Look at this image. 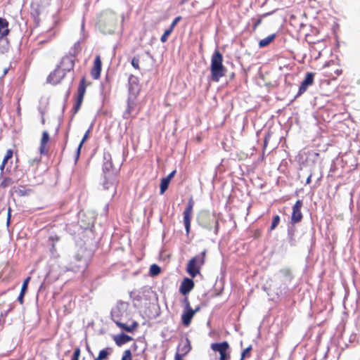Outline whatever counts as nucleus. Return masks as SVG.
Wrapping results in <instances>:
<instances>
[{
  "mask_svg": "<svg viewBox=\"0 0 360 360\" xmlns=\"http://www.w3.org/2000/svg\"><path fill=\"white\" fill-rule=\"evenodd\" d=\"M194 316L192 308L184 309L181 317L182 324L186 327L189 326Z\"/></svg>",
  "mask_w": 360,
  "mask_h": 360,
  "instance_id": "6ab92c4d",
  "label": "nucleus"
},
{
  "mask_svg": "<svg viewBox=\"0 0 360 360\" xmlns=\"http://www.w3.org/2000/svg\"><path fill=\"white\" fill-rule=\"evenodd\" d=\"M195 202L193 197H190L186 208L184 210V224L186 229V235H188L191 230V218L193 215V207Z\"/></svg>",
  "mask_w": 360,
  "mask_h": 360,
  "instance_id": "6e6552de",
  "label": "nucleus"
},
{
  "mask_svg": "<svg viewBox=\"0 0 360 360\" xmlns=\"http://www.w3.org/2000/svg\"><path fill=\"white\" fill-rule=\"evenodd\" d=\"M102 68V61L101 56L97 55L94 60V65L91 70V75L94 79L100 78L101 72Z\"/></svg>",
  "mask_w": 360,
  "mask_h": 360,
  "instance_id": "2eb2a0df",
  "label": "nucleus"
},
{
  "mask_svg": "<svg viewBox=\"0 0 360 360\" xmlns=\"http://www.w3.org/2000/svg\"><path fill=\"white\" fill-rule=\"evenodd\" d=\"M30 281V277L28 276L27 278H26L24 281H23V283L22 285V287H21V290L20 292H27V287H28V283Z\"/></svg>",
  "mask_w": 360,
  "mask_h": 360,
  "instance_id": "4c0bfd02",
  "label": "nucleus"
},
{
  "mask_svg": "<svg viewBox=\"0 0 360 360\" xmlns=\"http://www.w3.org/2000/svg\"><path fill=\"white\" fill-rule=\"evenodd\" d=\"M280 221L281 218L279 215L276 214L274 216L271 224L269 228V231H272L273 230H274L280 223Z\"/></svg>",
  "mask_w": 360,
  "mask_h": 360,
  "instance_id": "cd10ccee",
  "label": "nucleus"
},
{
  "mask_svg": "<svg viewBox=\"0 0 360 360\" xmlns=\"http://www.w3.org/2000/svg\"><path fill=\"white\" fill-rule=\"evenodd\" d=\"M65 76L66 75L64 74V72H62L60 68L56 67L48 76L47 82L53 85H56L59 84Z\"/></svg>",
  "mask_w": 360,
  "mask_h": 360,
  "instance_id": "f8f14e48",
  "label": "nucleus"
},
{
  "mask_svg": "<svg viewBox=\"0 0 360 360\" xmlns=\"http://www.w3.org/2000/svg\"><path fill=\"white\" fill-rule=\"evenodd\" d=\"M117 15L112 11H106L101 13L98 26L99 30L104 34H113L117 27Z\"/></svg>",
  "mask_w": 360,
  "mask_h": 360,
  "instance_id": "f257e3e1",
  "label": "nucleus"
},
{
  "mask_svg": "<svg viewBox=\"0 0 360 360\" xmlns=\"http://www.w3.org/2000/svg\"><path fill=\"white\" fill-rule=\"evenodd\" d=\"M75 63V57L73 55H66L63 56L57 65V68H60L62 72H64L65 75L68 72L73 70Z\"/></svg>",
  "mask_w": 360,
  "mask_h": 360,
  "instance_id": "9d476101",
  "label": "nucleus"
},
{
  "mask_svg": "<svg viewBox=\"0 0 360 360\" xmlns=\"http://www.w3.org/2000/svg\"><path fill=\"white\" fill-rule=\"evenodd\" d=\"M25 295V292H20V295L18 297V301L21 304H22L23 302H24V296Z\"/></svg>",
  "mask_w": 360,
  "mask_h": 360,
  "instance_id": "79ce46f5",
  "label": "nucleus"
},
{
  "mask_svg": "<svg viewBox=\"0 0 360 360\" xmlns=\"http://www.w3.org/2000/svg\"><path fill=\"white\" fill-rule=\"evenodd\" d=\"M113 340H115L116 345L117 346L120 347L122 345L130 342L132 340V338H131V337L129 336L128 335H126L124 333H121V334L114 336Z\"/></svg>",
  "mask_w": 360,
  "mask_h": 360,
  "instance_id": "412c9836",
  "label": "nucleus"
},
{
  "mask_svg": "<svg viewBox=\"0 0 360 360\" xmlns=\"http://www.w3.org/2000/svg\"><path fill=\"white\" fill-rule=\"evenodd\" d=\"M136 78L134 77L132 75L129 77V96L127 99V108L125 112L126 116L125 117H129L131 112L134 110L135 107V99L139 94L140 89L139 88L138 83L135 81Z\"/></svg>",
  "mask_w": 360,
  "mask_h": 360,
  "instance_id": "39448f33",
  "label": "nucleus"
},
{
  "mask_svg": "<svg viewBox=\"0 0 360 360\" xmlns=\"http://www.w3.org/2000/svg\"><path fill=\"white\" fill-rule=\"evenodd\" d=\"M314 73L313 72H308L307 73L304 80L302 82L298 93L296 96V97H298L303 94L307 89L308 86L312 85L314 84Z\"/></svg>",
  "mask_w": 360,
  "mask_h": 360,
  "instance_id": "ddd939ff",
  "label": "nucleus"
},
{
  "mask_svg": "<svg viewBox=\"0 0 360 360\" xmlns=\"http://www.w3.org/2000/svg\"><path fill=\"white\" fill-rule=\"evenodd\" d=\"M245 358H243V356H241L240 359V360H244Z\"/></svg>",
  "mask_w": 360,
  "mask_h": 360,
  "instance_id": "864d4df0",
  "label": "nucleus"
},
{
  "mask_svg": "<svg viewBox=\"0 0 360 360\" xmlns=\"http://www.w3.org/2000/svg\"><path fill=\"white\" fill-rule=\"evenodd\" d=\"M122 360H132V354L130 349H127L124 352Z\"/></svg>",
  "mask_w": 360,
  "mask_h": 360,
  "instance_id": "c9c22d12",
  "label": "nucleus"
},
{
  "mask_svg": "<svg viewBox=\"0 0 360 360\" xmlns=\"http://www.w3.org/2000/svg\"><path fill=\"white\" fill-rule=\"evenodd\" d=\"M10 32L8 22L6 19L0 18V39L6 37Z\"/></svg>",
  "mask_w": 360,
  "mask_h": 360,
  "instance_id": "aec40b11",
  "label": "nucleus"
},
{
  "mask_svg": "<svg viewBox=\"0 0 360 360\" xmlns=\"http://www.w3.org/2000/svg\"><path fill=\"white\" fill-rule=\"evenodd\" d=\"M182 304L184 305V309L192 308L191 307V304L188 297H185L182 300Z\"/></svg>",
  "mask_w": 360,
  "mask_h": 360,
  "instance_id": "ea45409f",
  "label": "nucleus"
},
{
  "mask_svg": "<svg viewBox=\"0 0 360 360\" xmlns=\"http://www.w3.org/2000/svg\"><path fill=\"white\" fill-rule=\"evenodd\" d=\"M270 137H271L270 134H268L265 136L264 140V150L266 148Z\"/></svg>",
  "mask_w": 360,
  "mask_h": 360,
  "instance_id": "37998d69",
  "label": "nucleus"
},
{
  "mask_svg": "<svg viewBox=\"0 0 360 360\" xmlns=\"http://www.w3.org/2000/svg\"><path fill=\"white\" fill-rule=\"evenodd\" d=\"M252 349V346L250 345L242 352L241 356H243V358L249 357L250 356V352Z\"/></svg>",
  "mask_w": 360,
  "mask_h": 360,
  "instance_id": "e433bc0d",
  "label": "nucleus"
},
{
  "mask_svg": "<svg viewBox=\"0 0 360 360\" xmlns=\"http://www.w3.org/2000/svg\"><path fill=\"white\" fill-rule=\"evenodd\" d=\"M169 182L170 181H169L167 179H165V178H163L161 180V183L160 185V190L161 194H163L165 192V191L168 188Z\"/></svg>",
  "mask_w": 360,
  "mask_h": 360,
  "instance_id": "c85d7f7f",
  "label": "nucleus"
},
{
  "mask_svg": "<svg viewBox=\"0 0 360 360\" xmlns=\"http://www.w3.org/2000/svg\"><path fill=\"white\" fill-rule=\"evenodd\" d=\"M91 82L87 83L86 80V77L84 76L80 79V82L79 83L78 87H77V99L75 105H73L72 108V115L74 116L75 114L78 112L79 110L84 97L86 93V89L87 86L90 85Z\"/></svg>",
  "mask_w": 360,
  "mask_h": 360,
  "instance_id": "0eeeda50",
  "label": "nucleus"
},
{
  "mask_svg": "<svg viewBox=\"0 0 360 360\" xmlns=\"http://www.w3.org/2000/svg\"><path fill=\"white\" fill-rule=\"evenodd\" d=\"M207 252V250H204L188 261L186 270L191 278H195L200 274L202 266L205 264Z\"/></svg>",
  "mask_w": 360,
  "mask_h": 360,
  "instance_id": "20e7f679",
  "label": "nucleus"
},
{
  "mask_svg": "<svg viewBox=\"0 0 360 360\" xmlns=\"http://www.w3.org/2000/svg\"><path fill=\"white\" fill-rule=\"evenodd\" d=\"M191 350V341L188 338H186L184 340H181L178 347H177V351L176 354H179L181 356H184L186 354H188L190 351Z\"/></svg>",
  "mask_w": 360,
  "mask_h": 360,
  "instance_id": "dca6fc26",
  "label": "nucleus"
},
{
  "mask_svg": "<svg viewBox=\"0 0 360 360\" xmlns=\"http://www.w3.org/2000/svg\"><path fill=\"white\" fill-rule=\"evenodd\" d=\"M31 192L30 189H27L25 186H20L15 190V193L19 196H26L30 195Z\"/></svg>",
  "mask_w": 360,
  "mask_h": 360,
  "instance_id": "a878e982",
  "label": "nucleus"
},
{
  "mask_svg": "<svg viewBox=\"0 0 360 360\" xmlns=\"http://www.w3.org/2000/svg\"><path fill=\"white\" fill-rule=\"evenodd\" d=\"M176 174V170H173L171 173H169L167 177H165V179H167L169 181H171V179Z\"/></svg>",
  "mask_w": 360,
  "mask_h": 360,
  "instance_id": "c03bdc74",
  "label": "nucleus"
},
{
  "mask_svg": "<svg viewBox=\"0 0 360 360\" xmlns=\"http://www.w3.org/2000/svg\"><path fill=\"white\" fill-rule=\"evenodd\" d=\"M181 20V16H177L174 19V20L172 22L169 29H171L172 31L174 29L175 26L177 25V23Z\"/></svg>",
  "mask_w": 360,
  "mask_h": 360,
  "instance_id": "58836bf2",
  "label": "nucleus"
},
{
  "mask_svg": "<svg viewBox=\"0 0 360 360\" xmlns=\"http://www.w3.org/2000/svg\"><path fill=\"white\" fill-rule=\"evenodd\" d=\"M13 183V180L12 179L9 178V177H7V178H5L1 182V187L2 188H6L9 186H11Z\"/></svg>",
  "mask_w": 360,
  "mask_h": 360,
  "instance_id": "72a5a7b5",
  "label": "nucleus"
},
{
  "mask_svg": "<svg viewBox=\"0 0 360 360\" xmlns=\"http://www.w3.org/2000/svg\"><path fill=\"white\" fill-rule=\"evenodd\" d=\"M160 271H161L160 267L155 264H152L150 267V274L151 276H157L160 273Z\"/></svg>",
  "mask_w": 360,
  "mask_h": 360,
  "instance_id": "c756f323",
  "label": "nucleus"
},
{
  "mask_svg": "<svg viewBox=\"0 0 360 360\" xmlns=\"http://www.w3.org/2000/svg\"><path fill=\"white\" fill-rule=\"evenodd\" d=\"M311 174H310L307 178V180H306V184H309L311 183Z\"/></svg>",
  "mask_w": 360,
  "mask_h": 360,
  "instance_id": "603ef678",
  "label": "nucleus"
},
{
  "mask_svg": "<svg viewBox=\"0 0 360 360\" xmlns=\"http://www.w3.org/2000/svg\"><path fill=\"white\" fill-rule=\"evenodd\" d=\"M146 349V345L143 341H138L134 342L131 345V354L134 356H140L141 358H145V351Z\"/></svg>",
  "mask_w": 360,
  "mask_h": 360,
  "instance_id": "4468645a",
  "label": "nucleus"
},
{
  "mask_svg": "<svg viewBox=\"0 0 360 360\" xmlns=\"http://www.w3.org/2000/svg\"><path fill=\"white\" fill-rule=\"evenodd\" d=\"M50 141V136L47 131L42 132L41 138L40 140L39 153L41 155H47L49 149L47 148V144Z\"/></svg>",
  "mask_w": 360,
  "mask_h": 360,
  "instance_id": "a211bd4d",
  "label": "nucleus"
},
{
  "mask_svg": "<svg viewBox=\"0 0 360 360\" xmlns=\"http://www.w3.org/2000/svg\"><path fill=\"white\" fill-rule=\"evenodd\" d=\"M262 232L260 230L257 229L254 231L253 236L255 238H258L261 236Z\"/></svg>",
  "mask_w": 360,
  "mask_h": 360,
  "instance_id": "a18cd8bd",
  "label": "nucleus"
},
{
  "mask_svg": "<svg viewBox=\"0 0 360 360\" xmlns=\"http://www.w3.org/2000/svg\"><path fill=\"white\" fill-rule=\"evenodd\" d=\"M174 360H183V356H181L179 354H175Z\"/></svg>",
  "mask_w": 360,
  "mask_h": 360,
  "instance_id": "de8ad7c7",
  "label": "nucleus"
},
{
  "mask_svg": "<svg viewBox=\"0 0 360 360\" xmlns=\"http://www.w3.org/2000/svg\"><path fill=\"white\" fill-rule=\"evenodd\" d=\"M212 351L219 352V360H230L231 355L229 352V344L226 341L221 342L212 343L210 345Z\"/></svg>",
  "mask_w": 360,
  "mask_h": 360,
  "instance_id": "1a4fd4ad",
  "label": "nucleus"
},
{
  "mask_svg": "<svg viewBox=\"0 0 360 360\" xmlns=\"http://www.w3.org/2000/svg\"><path fill=\"white\" fill-rule=\"evenodd\" d=\"M335 76L333 75H330V77H331L332 79H335L337 78V77L340 76V75L342 74V69H336L335 70Z\"/></svg>",
  "mask_w": 360,
  "mask_h": 360,
  "instance_id": "a19ab883",
  "label": "nucleus"
},
{
  "mask_svg": "<svg viewBox=\"0 0 360 360\" xmlns=\"http://www.w3.org/2000/svg\"><path fill=\"white\" fill-rule=\"evenodd\" d=\"M89 133H90V129H88L86 131V133L84 134V135L83 136V139H82L80 143L78 146V148H77V152H76V161L78 160V158L79 157V154H80V151H81V148L82 147V145L84 144V143L86 141V139L89 136Z\"/></svg>",
  "mask_w": 360,
  "mask_h": 360,
  "instance_id": "393cba45",
  "label": "nucleus"
},
{
  "mask_svg": "<svg viewBox=\"0 0 360 360\" xmlns=\"http://www.w3.org/2000/svg\"><path fill=\"white\" fill-rule=\"evenodd\" d=\"M8 70L9 68H4V71H3V75H2V77H4L8 72Z\"/></svg>",
  "mask_w": 360,
  "mask_h": 360,
  "instance_id": "8fccbe9b",
  "label": "nucleus"
},
{
  "mask_svg": "<svg viewBox=\"0 0 360 360\" xmlns=\"http://www.w3.org/2000/svg\"><path fill=\"white\" fill-rule=\"evenodd\" d=\"M80 355L81 349L79 347H77L75 348L70 360H79Z\"/></svg>",
  "mask_w": 360,
  "mask_h": 360,
  "instance_id": "473e14b6",
  "label": "nucleus"
},
{
  "mask_svg": "<svg viewBox=\"0 0 360 360\" xmlns=\"http://www.w3.org/2000/svg\"><path fill=\"white\" fill-rule=\"evenodd\" d=\"M303 206V202L301 200H297L292 207V214L290 222L292 224L300 222L303 218L301 209Z\"/></svg>",
  "mask_w": 360,
  "mask_h": 360,
  "instance_id": "9b49d317",
  "label": "nucleus"
},
{
  "mask_svg": "<svg viewBox=\"0 0 360 360\" xmlns=\"http://www.w3.org/2000/svg\"><path fill=\"white\" fill-rule=\"evenodd\" d=\"M194 285V282L191 278H184L181 283L179 291L182 295H186L193 289Z\"/></svg>",
  "mask_w": 360,
  "mask_h": 360,
  "instance_id": "f3484780",
  "label": "nucleus"
},
{
  "mask_svg": "<svg viewBox=\"0 0 360 360\" xmlns=\"http://www.w3.org/2000/svg\"><path fill=\"white\" fill-rule=\"evenodd\" d=\"M198 224L209 231L212 229L214 225V233L217 234L219 229V221L214 213H210L208 211H201L197 217Z\"/></svg>",
  "mask_w": 360,
  "mask_h": 360,
  "instance_id": "7ed1b4c3",
  "label": "nucleus"
},
{
  "mask_svg": "<svg viewBox=\"0 0 360 360\" xmlns=\"http://www.w3.org/2000/svg\"><path fill=\"white\" fill-rule=\"evenodd\" d=\"M110 348H106L104 349H102L100 351L98 356L94 359V360H103L105 359H107L108 355L110 354V352L108 350H110Z\"/></svg>",
  "mask_w": 360,
  "mask_h": 360,
  "instance_id": "bb28decb",
  "label": "nucleus"
},
{
  "mask_svg": "<svg viewBox=\"0 0 360 360\" xmlns=\"http://www.w3.org/2000/svg\"><path fill=\"white\" fill-rule=\"evenodd\" d=\"M139 62H140V56L139 55H137V56L133 57V58L131 59V63L134 68H135L136 70H139L140 69Z\"/></svg>",
  "mask_w": 360,
  "mask_h": 360,
  "instance_id": "7c9ffc66",
  "label": "nucleus"
},
{
  "mask_svg": "<svg viewBox=\"0 0 360 360\" xmlns=\"http://www.w3.org/2000/svg\"><path fill=\"white\" fill-rule=\"evenodd\" d=\"M172 32V30L169 28L167 29L163 34L161 36L160 41L162 43H165L168 40L169 36Z\"/></svg>",
  "mask_w": 360,
  "mask_h": 360,
  "instance_id": "2f4dec72",
  "label": "nucleus"
},
{
  "mask_svg": "<svg viewBox=\"0 0 360 360\" xmlns=\"http://www.w3.org/2000/svg\"><path fill=\"white\" fill-rule=\"evenodd\" d=\"M13 154V151L12 149L7 150L6 155L4 158L2 162L6 164L8 160H10L11 158H12Z\"/></svg>",
  "mask_w": 360,
  "mask_h": 360,
  "instance_id": "f704fd0d",
  "label": "nucleus"
},
{
  "mask_svg": "<svg viewBox=\"0 0 360 360\" xmlns=\"http://www.w3.org/2000/svg\"><path fill=\"white\" fill-rule=\"evenodd\" d=\"M6 165V164L3 162H1V165H0V169H1V172H3V171H4V168H5Z\"/></svg>",
  "mask_w": 360,
  "mask_h": 360,
  "instance_id": "3c124183",
  "label": "nucleus"
},
{
  "mask_svg": "<svg viewBox=\"0 0 360 360\" xmlns=\"http://www.w3.org/2000/svg\"><path fill=\"white\" fill-rule=\"evenodd\" d=\"M200 310V306H198L195 307V309H193V314L194 315Z\"/></svg>",
  "mask_w": 360,
  "mask_h": 360,
  "instance_id": "09e8293b",
  "label": "nucleus"
},
{
  "mask_svg": "<svg viewBox=\"0 0 360 360\" xmlns=\"http://www.w3.org/2000/svg\"><path fill=\"white\" fill-rule=\"evenodd\" d=\"M223 60L221 53L216 50L212 55L210 64L211 79L214 82H218L226 75V68L223 65Z\"/></svg>",
  "mask_w": 360,
  "mask_h": 360,
  "instance_id": "f03ea898",
  "label": "nucleus"
},
{
  "mask_svg": "<svg viewBox=\"0 0 360 360\" xmlns=\"http://www.w3.org/2000/svg\"><path fill=\"white\" fill-rule=\"evenodd\" d=\"M276 37V34H270L269 36H267L266 37L261 39L259 41V48H264V47H266L267 46H269Z\"/></svg>",
  "mask_w": 360,
  "mask_h": 360,
  "instance_id": "5701e85b",
  "label": "nucleus"
},
{
  "mask_svg": "<svg viewBox=\"0 0 360 360\" xmlns=\"http://www.w3.org/2000/svg\"><path fill=\"white\" fill-rule=\"evenodd\" d=\"M127 306V303L121 302L112 311V316L113 317L114 322L115 324L122 330L127 332H133L138 326L137 322L134 321L131 326H127V324L122 323L120 321V318L121 316L120 311L126 308Z\"/></svg>",
  "mask_w": 360,
  "mask_h": 360,
  "instance_id": "423d86ee",
  "label": "nucleus"
},
{
  "mask_svg": "<svg viewBox=\"0 0 360 360\" xmlns=\"http://www.w3.org/2000/svg\"><path fill=\"white\" fill-rule=\"evenodd\" d=\"M271 13H272V12H269V13H264L262 15H259L257 18H252L251 20L253 24L252 25V31L255 32L257 29L258 26L262 23V19L264 18L267 17L268 15H271Z\"/></svg>",
  "mask_w": 360,
  "mask_h": 360,
  "instance_id": "4be33fe9",
  "label": "nucleus"
},
{
  "mask_svg": "<svg viewBox=\"0 0 360 360\" xmlns=\"http://www.w3.org/2000/svg\"><path fill=\"white\" fill-rule=\"evenodd\" d=\"M104 160L105 162L103 164V171L108 170L112 167V162L111 158V155L110 153L104 154Z\"/></svg>",
  "mask_w": 360,
  "mask_h": 360,
  "instance_id": "b1692460",
  "label": "nucleus"
},
{
  "mask_svg": "<svg viewBox=\"0 0 360 360\" xmlns=\"http://www.w3.org/2000/svg\"><path fill=\"white\" fill-rule=\"evenodd\" d=\"M11 221V208L9 207L8 212V217H7V224L8 225L10 224Z\"/></svg>",
  "mask_w": 360,
  "mask_h": 360,
  "instance_id": "49530a36",
  "label": "nucleus"
}]
</instances>
